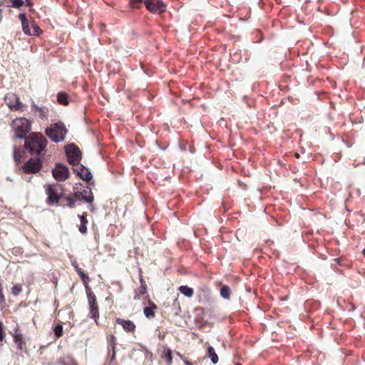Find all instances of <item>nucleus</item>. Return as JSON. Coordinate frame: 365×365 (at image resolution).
<instances>
[{"instance_id":"16","label":"nucleus","mask_w":365,"mask_h":365,"mask_svg":"<svg viewBox=\"0 0 365 365\" xmlns=\"http://www.w3.org/2000/svg\"><path fill=\"white\" fill-rule=\"evenodd\" d=\"M79 217V219H80V221H81V225L79 226V232L82 234H85L87 232V227H86V225L88 223V220H87V214L86 212H83L82 215H78Z\"/></svg>"},{"instance_id":"20","label":"nucleus","mask_w":365,"mask_h":365,"mask_svg":"<svg viewBox=\"0 0 365 365\" xmlns=\"http://www.w3.org/2000/svg\"><path fill=\"white\" fill-rule=\"evenodd\" d=\"M57 101L60 104L67 106L68 104V95L64 92L58 93L57 95Z\"/></svg>"},{"instance_id":"42","label":"nucleus","mask_w":365,"mask_h":365,"mask_svg":"<svg viewBox=\"0 0 365 365\" xmlns=\"http://www.w3.org/2000/svg\"><path fill=\"white\" fill-rule=\"evenodd\" d=\"M235 365H241V364H240V363H237Z\"/></svg>"},{"instance_id":"35","label":"nucleus","mask_w":365,"mask_h":365,"mask_svg":"<svg viewBox=\"0 0 365 365\" xmlns=\"http://www.w3.org/2000/svg\"><path fill=\"white\" fill-rule=\"evenodd\" d=\"M4 334L3 331V327L1 323H0V341H1L4 339Z\"/></svg>"},{"instance_id":"3","label":"nucleus","mask_w":365,"mask_h":365,"mask_svg":"<svg viewBox=\"0 0 365 365\" xmlns=\"http://www.w3.org/2000/svg\"><path fill=\"white\" fill-rule=\"evenodd\" d=\"M11 128L14 133L15 138L24 139L31 128V122L26 118H17L11 123Z\"/></svg>"},{"instance_id":"13","label":"nucleus","mask_w":365,"mask_h":365,"mask_svg":"<svg viewBox=\"0 0 365 365\" xmlns=\"http://www.w3.org/2000/svg\"><path fill=\"white\" fill-rule=\"evenodd\" d=\"M73 171L83 180H85L87 182H89L93 178V175L91 171L87 168L84 167L82 165L76 166V168L73 169Z\"/></svg>"},{"instance_id":"8","label":"nucleus","mask_w":365,"mask_h":365,"mask_svg":"<svg viewBox=\"0 0 365 365\" xmlns=\"http://www.w3.org/2000/svg\"><path fill=\"white\" fill-rule=\"evenodd\" d=\"M83 185L81 184L76 185L73 187L74 196L76 200H83L86 202L92 203L94 197L91 188L86 187L81 191Z\"/></svg>"},{"instance_id":"4","label":"nucleus","mask_w":365,"mask_h":365,"mask_svg":"<svg viewBox=\"0 0 365 365\" xmlns=\"http://www.w3.org/2000/svg\"><path fill=\"white\" fill-rule=\"evenodd\" d=\"M46 193L48 195L46 202L49 205H58L60 200L64 195L63 187L58 183L48 185L46 187Z\"/></svg>"},{"instance_id":"22","label":"nucleus","mask_w":365,"mask_h":365,"mask_svg":"<svg viewBox=\"0 0 365 365\" xmlns=\"http://www.w3.org/2000/svg\"><path fill=\"white\" fill-rule=\"evenodd\" d=\"M231 290L230 288L227 285H223L220 289V295L225 299L230 298Z\"/></svg>"},{"instance_id":"2","label":"nucleus","mask_w":365,"mask_h":365,"mask_svg":"<svg viewBox=\"0 0 365 365\" xmlns=\"http://www.w3.org/2000/svg\"><path fill=\"white\" fill-rule=\"evenodd\" d=\"M67 133L68 130L62 122L51 124L45 130L46 135L54 143L63 141Z\"/></svg>"},{"instance_id":"17","label":"nucleus","mask_w":365,"mask_h":365,"mask_svg":"<svg viewBox=\"0 0 365 365\" xmlns=\"http://www.w3.org/2000/svg\"><path fill=\"white\" fill-rule=\"evenodd\" d=\"M31 108L35 109L38 113V117L41 119L46 118L47 109L46 108L39 107L36 104H35L34 102L31 105Z\"/></svg>"},{"instance_id":"14","label":"nucleus","mask_w":365,"mask_h":365,"mask_svg":"<svg viewBox=\"0 0 365 365\" xmlns=\"http://www.w3.org/2000/svg\"><path fill=\"white\" fill-rule=\"evenodd\" d=\"M116 322L121 325L123 328L127 331L131 332L133 331L135 329V325L132 321L117 318Z\"/></svg>"},{"instance_id":"5","label":"nucleus","mask_w":365,"mask_h":365,"mask_svg":"<svg viewBox=\"0 0 365 365\" xmlns=\"http://www.w3.org/2000/svg\"><path fill=\"white\" fill-rule=\"evenodd\" d=\"M19 19L21 22L24 33L28 36H38L41 33L39 26L34 21H29L25 14H19Z\"/></svg>"},{"instance_id":"12","label":"nucleus","mask_w":365,"mask_h":365,"mask_svg":"<svg viewBox=\"0 0 365 365\" xmlns=\"http://www.w3.org/2000/svg\"><path fill=\"white\" fill-rule=\"evenodd\" d=\"M53 178L57 181H64L69 177V171L67 167L58 163L56 168L52 170Z\"/></svg>"},{"instance_id":"1","label":"nucleus","mask_w":365,"mask_h":365,"mask_svg":"<svg viewBox=\"0 0 365 365\" xmlns=\"http://www.w3.org/2000/svg\"><path fill=\"white\" fill-rule=\"evenodd\" d=\"M24 139L25 148L31 155H39L47 145L46 138L40 133H32Z\"/></svg>"},{"instance_id":"26","label":"nucleus","mask_w":365,"mask_h":365,"mask_svg":"<svg viewBox=\"0 0 365 365\" xmlns=\"http://www.w3.org/2000/svg\"><path fill=\"white\" fill-rule=\"evenodd\" d=\"M147 292V287H142L138 289V290H136L135 292L134 299L136 300H138L140 299L141 295H144Z\"/></svg>"},{"instance_id":"15","label":"nucleus","mask_w":365,"mask_h":365,"mask_svg":"<svg viewBox=\"0 0 365 365\" xmlns=\"http://www.w3.org/2000/svg\"><path fill=\"white\" fill-rule=\"evenodd\" d=\"M149 307L143 309V313L147 318H153L155 317L154 310L157 309V306L152 302L149 301Z\"/></svg>"},{"instance_id":"7","label":"nucleus","mask_w":365,"mask_h":365,"mask_svg":"<svg viewBox=\"0 0 365 365\" xmlns=\"http://www.w3.org/2000/svg\"><path fill=\"white\" fill-rule=\"evenodd\" d=\"M68 161L70 164L78 166L81 160V152L74 144H70L65 148Z\"/></svg>"},{"instance_id":"24","label":"nucleus","mask_w":365,"mask_h":365,"mask_svg":"<svg viewBox=\"0 0 365 365\" xmlns=\"http://www.w3.org/2000/svg\"><path fill=\"white\" fill-rule=\"evenodd\" d=\"M163 357L165 359L167 364L170 365L173 361L172 351L170 349H165L163 353Z\"/></svg>"},{"instance_id":"29","label":"nucleus","mask_w":365,"mask_h":365,"mask_svg":"<svg viewBox=\"0 0 365 365\" xmlns=\"http://www.w3.org/2000/svg\"><path fill=\"white\" fill-rule=\"evenodd\" d=\"M143 3H144L143 0H130V6L136 9L140 8Z\"/></svg>"},{"instance_id":"18","label":"nucleus","mask_w":365,"mask_h":365,"mask_svg":"<svg viewBox=\"0 0 365 365\" xmlns=\"http://www.w3.org/2000/svg\"><path fill=\"white\" fill-rule=\"evenodd\" d=\"M207 356L210 359L212 364H216L218 362V356L215 349L211 346L207 348Z\"/></svg>"},{"instance_id":"28","label":"nucleus","mask_w":365,"mask_h":365,"mask_svg":"<svg viewBox=\"0 0 365 365\" xmlns=\"http://www.w3.org/2000/svg\"><path fill=\"white\" fill-rule=\"evenodd\" d=\"M110 346H111L112 351H113V354H112V356H111V360H114L115 359V337L114 335H111L110 336Z\"/></svg>"},{"instance_id":"27","label":"nucleus","mask_w":365,"mask_h":365,"mask_svg":"<svg viewBox=\"0 0 365 365\" xmlns=\"http://www.w3.org/2000/svg\"><path fill=\"white\" fill-rule=\"evenodd\" d=\"M54 334L57 338L61 337L63 335V326L61 324H57L54 329Z\"/></svg>"},{"instance_id":"19","label":"nucleus","mask_w":365,"mask_h":365,"mask_svg":"<svg viewBox=\"0 0 365 365\" xmlns=\"http://www.w3.org/2000/svg\"><path fill=\"white\" fill-rule=\"evenodd\" d=\"M79 277H81V279L85 286L86 292V294H88V290H91V289L88 286V282L90 281V277L84 272H80V271H79Z\"/></svg>"},{"instance_id":"34","label":"nucleus","mask_w":365,"mask_h":365,"mask_svg":"<svg viewBox=\"0 0 365 365\" xmlns=\"http://www.w3.org/2000/svg\"><path fill=\"white\" fill-rule=\"evenodd\" d=\"M173 307H175V308L178 309V311H179V312H180V311H181V310H180V307L179 302H178L177 299H175V300L174 301V302L173 303Z\"/></svg>"},{"instance_id":"25","label":"nucleus","mask_w":365,"mask_h":365,"mask_svg":"<svg viewBox=\"0 0 365 365\" xmlns=\"http://www.w3.org/2000/svg\"><path fill=\"white\" fill-rule=\"evenodd\" d=\"M24 4V0H7V4L9 6L13 8H20Z\"/></svg>"},{"instance_id":"32","label":"nucleus","mask_w":365,"mask_h":365,"mask_svg":"<svg viewBox=\"0 0 365 365\" xmlns=\"http://www.w3.org/2000/svg\"><path fill=\"white\" fill-rule=\"evenodd\" d=\"M14 158L16 163H20L21 161V155L16 146L14 148Z\"/></svg>"},{"instance_id":"33","label":"nucleus","mask_w":365,"mask_h":365,"mask_svg":"<svg viewBox=\"0 0 365 365\" xmlns=\"http://www.w3.org/2000/svg\"><path fill=\"white\" fill-rule=\"evenodd\" d=\"M72 265L74 267V268H75V269L77 272L78 275H79V271L80 272H83V270L78 267V264H77V262L76 261L72 262Z\"/></svg>"},{"instance_id":"36","label":"nucleus","mask_w":365,"mask_h":365,"mask_svg":"<svg viewBox=\"0 0 365 365\" xmlns=\"http://www.w3.org/2000/svg\"><path fill=\"white\" fill-rule=\"evenodd\" d=\"M140 284H141L140 286H142L143 287H147L145 282L143 279L142 276H140Z\"/></svg>"},{"instance_id":"11","label":"nucleus","mask_w":365,"mask_h":365,"mask_svg":"<svg viewBox=\"0 0 365 365\" xmlns=\"http://www.w3.org/2000/svg\"><path fill=\"white\" fill-rule=\"evenodd\" d=\"M144 4L151 13L161 14L166 10V5L160 0H144Z\"/></svg>"},{"instance_id":"23","label":"nucleus","mask_w":365,"mask_h":365,"mask_svg":"<svg viewBox=\"0 0 365 365\" xmlns=\"http://www.w3.org/2000/svg\"><path fill=\"white\" fill-rule=\"evenodd\" d=\"M14 341L17 345V349L22 350L24 348V342L21 334H17L14 336Z\"/></svg>"},{"instance_id":"37","label":"nucleus","mask_w":365,"mask_h":365,"mask_svg":"<svg viewBox=\"0 0 365 365\" xmlns=\"http://www.w3.org/2000/svg\"><path fill=\"white\" fill-rule=\"evenodd\" d=\"M26 2L29 6H31L33 4L31 0H26Z\"/></svg>"},{"instance_id":"10","label":"nucleus","mask_w":365,"mask_h":365,"mask_svg":"<svg viewBox=\"0 0 365 365\" xmlns=\"http://www.w3.org/2000/svg\"><path fill=\"white\" fill-rule=\"evenodd\" d=\"M86 295L89 305L91 317L93 319L95 322H97V319L99 318V312L96 297L92 290H88V294H86Z\"/></svg>"},{"instance_id":"39","label":"nucleus","mask_w":365,"mask_h":365,"mask_svg":"<svg viewBox=\"0 0 365 365\" xmlns=\"http://www.w3.org/2000/svg\"><path fill=\"white\" fill-rule=\"evenodd\" d=\"M71 365H78L76 362H72Z\"/></svg>"},{"instance_id":"6","label":"nucleus","mask_w":365,"mask_h":365,"mask_svg":"<svg viewBox=\"0 0 365 365\" xmlns=\"http://www.w3.org/2000/svg\"><path fill=\"white\" fill-rule=\"evenodd\" d=\"M4 101L11 110L23 111L26 105L21 102L20 98L14 93H7Z\"/></svg>"},{"instance_id":"31","label":"nucleus","mask_w":365,"mask_h":365,"mask_svg":"<svg viewBox=\"0 0 365 365\" xmlns=\"http://www.w3.org/2000/svg\"><path fill=\"white\" fill-rule=\"evenodd\" d=\"M22 289H21V286L20 284H15L13 287H12V291H11V293L14 295V296H17L19 294V293L21 292Z\"/></svg>"},{"instance_id":"21","label":"nucleus","mask_w":365,"mask_h":365,"mask_svg":"<svg viewBox=\"0 0 365 365\" xmlns=\"http://www.w3.org/2000/svg\"><path fill=\"white\" fill-rule=\"evenodd\" d=\"M179 291L187 297H191L193 295V289L186 285L180 286L179 287Z\"/></svg>"},{"instance_id":"38","label":"nucleus","mask_w":365,"mask_h":365,"mask_svg":"<svg viewBox=\"0 0 365 365\" xmlns=\"http://www.w3.org/2000/svg\"><path fill=\"white\" fill-rule=\"evenodd\" d=\"M185 365H192L190 362L188 361H185Z\"/></svg>"},{"instance_id":"41","label":"nucleus","mask_w":365,"mask_h":365,"mask_svg":"<svg viewBox=\"0 0 365 365\" xmlns=\"http://www.w3.org/2000/svg\"><path fill=\"white\" fill-rule=\"evenodd\" d=\"M295 156H296L297 158H299V154L296 153V154H295Z\"/></svg>"},{"instance_id":"9","label":"nucleus","mask_w":365,"mask_h":365,"mask_svg":"<svg viewBox=\"0 0 365 365\" xmlns=\"http://www.w3.org/2000/svg\"><path fill=\"white\" fill-rule=\"evenodd\" d=\"M42 165V162L39 158H31L24 164L22 166V170L26 174H36L40 171Z\"/></svg>"},{"instance_id":"30","label":"nucleus","mask_w":365,"mask_h":365,"mask_svg":"<svg viewBox=\"0 0 365 365\" xmlns=\"http://www.w3.org/2000/svg\"><path fill=\"white\" fill-rule=\"evenodd\" d=\"M65 200H66L67 202V205L71 207V208H73L75 207V205H76V199H73L72 197H65Z\"/></svg>"},{"instance_id":"40","label":"nucleus","mask_w":365,"mask_h":365,"mask_svg":"<svg viewBox=\"0 0 365 365\" xmlns=\"http://www.w3.org/2000/svg\"><path fill=\"white\" fill-rule=\"evenodd\" d=\"M363 255L365 256V248L363 250Z\"/></svg>"}]
</instances>
